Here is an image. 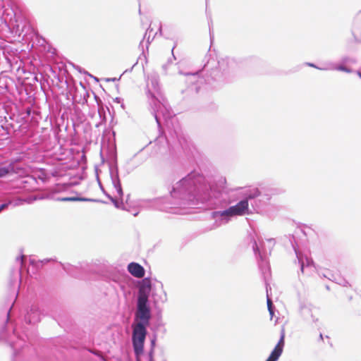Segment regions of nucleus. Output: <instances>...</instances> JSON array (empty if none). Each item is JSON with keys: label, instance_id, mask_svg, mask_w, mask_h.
<instances>
[{"label": "nucleus", "instance_id": "obj_38", "mask_svg": "<svg viewBox=\"0 0 361 361\" xmlns=\"http://www.w3.org/2000/svg\"><path fill=\"white\" fill-rule=\"evenodd\" d=\"M159 361H166V359L165 358V357L164 356L163 357H161V359L159 360Z\"/></svg>", "mask_w": 361, "mask_h": 361}, {"label": "nucleus", "instance_id": "obj_25", "mask_svg": "<svg viewBox=\"0 0 361 361\" xmlns=\"http://www.w3.org/2000/svg\"><path fill=\"white\" fill-rule=\"evenodd\" d=\"M90 352L91 353H92L93 355L100 357L101 360L103 361V358H104V357L102 355V354L99 351H97V350H90Z\"/></svg>", "mask_w": 361, "mask_h": 361}, {"label": "nucleus", "instance_id": "obj_31", "mask_svg": "<svg viewBox=\"0 0 361 361\" xmlns=\"http://www.w3.org/2000/svg\"><path fill=\"white\" fill-rule=\"evenodd\" d=\"M176 43L173 45V48H172V49H171L172 56H173V59L174 60H176V56H175V55H174V54H173V50H174V49L176 48Z\"/></svg>", "mask_w": 361, "mask_h": 361}, {"label": "nucleus", "instance_id": "obj_46", "mask_svg": "<svg viewBox=\"0 0 361 361\" xmlns=\"http://www.w3.org/2000/svg\"><path fill=\"white\" fill-rule=\"evenodd\" d=\"M161 284V288H163V284L161 283H160Z\"/></svg>", "mask_w": 361, "mask_h": 361}, {"label": "nucleus", "instance_id": "obj_15", "mask_svg": "<svg viewBox=\"0 0 361 361\" xmlns=\"http://www.w3.org/2000/svg\"><path fill=\"white\" fill-rule=\"evenodd\" d=\"M56 200L58 201H61V202H94L106 203V202L101 200L87 198V197H79V196L61 197H57Z\"/></svg>", "mask_w": 361, "mask_h": 361}, {"label": "nucleus", "instance_id": "obj_40", "mask_svg": "<svg viewBox=\"0 0 361 361\" xmlns=\"http://www.w3.org/2000/svg\"><path fill=\"white\" fill-rule=\"evenodd\" d=\"M164 300H162L163 302L166 300V292H164Z\"/></svg>", "mask_w": 361, "mask_h": 361}, {"label": "nucleus", "instance_id": "obj_35", "mask_svg": "<svg viewBox=\"0 0 361 361\" xmlns=\"http://www.w3.org/2000/svg\"><path fill=\"white\" fill-rule=\"evenodd\" d=\"M135 64H136V63H135V64H134V65L130 68V70H126V71H124V73H126V72H128V71H132V70H133V67L135 66Z\"/></svg>", "mask_w": 361, "mask_h": 361}, {"label": "nucleus", "instance_id": "obj_34", "mask_svg": "<svg viewBox=\"0 0 361 361\" xmlns=\"http://www.w3.org/2000/svg\"><path fill=\"white\" fill-rule=\"evenodd\" d=\"M118 79H117L116 78H109L107 79V81H116V80H118Z\"/></svg>", "mask_w": 361, "mask_h": 361}, {"label": "nucleus", "instance_id": "obj_17", "mask_svg": "<svg viewBox=\"0 0 361 361\" xmlns=\"http://www.w3.org/2000/svg\"><path fill=\"white\" fill-rule=\"evenodd\" d=\"M5 25L8 27L9 30H11V34L17 35L19 37L22 36L23 39H24V37L27 35V32L24 33V30L25 28V25L20 26L19 24H16V25H13L12 28H11L6 21Z\"/></svg>", "mask_w": 361, "mask_h": 361}, {"label": "nucleus", "instance_id": "obj_6", "mask_svg": "<svg viewBox=\"0 0 361 361\" xmlns=\"http://www.w3.org/2000/svg\"><path fill=\"white\" fill-rule=\"evenodd\" d=\"M250 241L252 243V250L257 258L259 269L265 283V286H267V284H269L267 283L268 278L271 274L270 265L267 256L268 255H271V250L275 243L274 239L270 238L268 240V243L271 244L269 250L266 248L264 242L262 240L261 241L259 239L257 241L254 237H251Z\"/></svg>", "mask_w": 361, "mask_h": 361}, {"label": "nucleus", "instance_id": "obj_13", "mask_svg": "<svg viewBox=\"0 0 361 361\" xmlns=\"http://www.w3.org/2000/svg\"><path fill=\"white\" fill-rule=\"evenodd\" d=\"M157 340V336L156 334H154L150 339V348L148 350L147 354L145 355L146 360H159V359L164 356L162 352L157 353H156L155 352Z\"/></svg>", "mask_w": 361, "mask_h": 361}, {"label": "nucleus", "instance_id": "obj_33", "mask_svg": "<svg viewBox=\"0 0 361 361\" xmlns=\"http://www.w3.org/2000/svg\"><path fill=\"white\" fill-rule=\"evenodd\" d=\"M357 75L361 78V67L356 71Z\"/></svg>", "mask_w": 361, "mask_h": 361}, {"label": "nucleus", "instance_id": "obj_20", "mask_svg": "<svg viewBox=\"0 0 361 361\" xmlns=\"http://www.w3.org/2000/svg\"><path fill=\"white\" fill-rule=\"evenodd\" d=\"M90 97V94L87 92V91H85L84 93H83V96L82 97H81L80 99V100H77V95H75L73 97V102H78V104H85L87 103V100H88V98Z\"/></svg>", "mask_w": 361, "mask_h": 361}, {"label": "nucleus", "instance_id": "obj_4", "mask_svg": "<svg viewBox=\"0 0 361 361\" xmlns=\"http://www.w3.org/2000/svg\"><path fill=\"white\" fill-rule=\"evenodd\" d=\"M152 290L150 278H144L139 286L136 299L135 322L132 324V345L137 358L142 354L143 348L148 334L147 327L152 319V309L149 297Z\"/></svg>", "mask_w": 361, "mask_h": 361}, {"label": "nucleus", "instance_id": "obj_22", "mask_svg": "<svg viewBox=\"0 0 361 361\" xmlns=\"http://www.w3.org/2000/svg\"><path fill=\"white\" fill-rule=\"evenodd\" d=\"M97 181L98 183V185H99V187L101 191L108 198V195H111L108 192H106V190H105L104 185H102L100 179H99L98 174H97Z\"/></svg>", "mask_w": 361, "mask_h": 361}, {"label": "nucleus", "instance_id": "obj_1", "mask_svg": "<svg viewBox=\"0 0 361 361\" xmlns=\"http://www.w3.org/2000/svg\"><path fill=\"white\" fill-rule=\"evenodd\" d=\"M226 179L219 177L214 183L209 182L202 173L192 171L173 185L170 191L173 204L179 207L202 204L209 209H222L211 212L215 220V227L226 224L232 217L247 214L249 200L245 197L233 206L225 192Z\"/></svg>", "mask_w": 361, "mask_h": 361}, {"label": "nucleus", "instance_id": "obj_16", "mask_svg": "<svg viewBox=\"0 0 361 361\" xmlns=\"http://www.w3.org/2000/svg\"><path fill=\"white\" fill-rule=\"evenodd\" d=\"M23 255H20V256H18L16 257V262L18 264H19V267H16V269H12L11 271V280L13 279H16V278H18L19 279V283L20 284L21 283V281H22V273H21V269H22V267L23 265Z\"/></svg>", "mask_w": 361, "mask_h": 361}, {"label": "nucleus", "instance_id": "obj_27", "mask_svg": "<svg viewBox=\"0 0 361 361\" xmlns=\"http://www.w3.org/2000/svg\"><path fill=\"white\" fill-rule=\"evenodd\" d=\"M339 284H341L343 286H348L349 283L344 279H342L341 281L337 282Z\"/></svg>", "mask_w": 361, "mask_h": 361}, {"label": "nucleus", "instance_id": "obj_28", "mask_svg": "<svg viewBox=\"0 0 361 361\" xmlns=\"http://www.w3.org/2000/svg\"><path fill=\"white\" fill-rule=\"evenodd\" d=\"M144 353H145V347L143 348V353L142 355H140L139 357H138V359L137 358L136 355H135V360L136 361H142L141 360V357L142 356L144 355ZM146 361H159V360H146Z\"/></svg>", "mask_w": 361, "mask_h": 361}, {"label": "nucleus", "instance_id": "obj_2", "mask_svg": "<svg viewBox=\"0 0 361 361\" xmlns=\"http://www.w3.org/2000/svg\"><path fill=\"white\" fill-rule=\"evenodd\" d=\"M147 97L151 99V104L154 105L153 114L159 129V135L154 140V144L158 147V152L164 154L170 150L175 141L181 147L183 151L190 149L189 141L180 130L173 128H170V124H173L174 114L173 112L161 104L158 97H161V88L159 80L156 77L149 79L147 84Z\"/></svg>", "mask_w": 361, "mask_h": 361}, {"label": "nucleus", "instance_id": "obj_7", "mask_svg": "<svg viewBox=\"0 0 361 361\" xmlns=\"http://www.w3.org/2000/svg\"><path fill=\"white\" fill-rule=\"evenodd\" d=\"M279 190L271 188L268 192L262 193L258 188H254L249 190L247 198L251 201V205L255 207V209L258 210L262 209L270 201L271 196L278 194Z\"/></svg>", "mask_w": 361, "mask_h": 361}, {"label": "nucleus", "instance_id": "obj_10", "mask_svg": "<svg viewBox=\"0 0 361 361\" xmlns=\"http://www.w3.org/2000/svg\"><path fill=\"white\" fill-rule=\"evenodd\" d=\"M285 336H286L285 329L283 327H282L281 332H280L279 340L265 361H278L279 360V357H281V355L283 353V348L285 346Z\"/></svg>", "mask_w": 361, "mask_h": 361}, {"label": "nucleus", "instance_id": "obj_8", "mask_svg": "<svg viewBox=\"0 0 361 361\" xmlns=\"http://www.w3.org/2000/svg\"><path fill=\"white\" fill-rule=\"evenodd\" d=\"M292 240H294L293 235L290 238V242L295 252L298 264L300 267V271L303 274L305 267L308 268L314 266V261L312 258L308 257L306 255L300 251L297 247V245L293 243Z\"/></svg>", "mask_w": 361, "mask_h": 361}, {"label": "nucleus", "instance_id": "obj_9", "mask_svg": "<svg viewBox=\"0 0 361 361\" xmlns=\"http://www.w3.org/2000/svg\"><path fill=\"white\" fill-rule=\"evenodd\" d=\"M300 314L303 320L310 325L314 327L319 326V318L316 314V309L310 305H303L300 306Z\"/></svg>", "mask_w": 361, "mask_h": 361}, {"label": "nucleus", "instance_id": "obj_32", "mask_svg": "<svg viewBox=\"0 0 361 361\" xmlns=\"http://www.w3.org/2000/svg\"><path fill=\"white\" fill-rule=\"evenodd\" d=\"M150 44V40H149V36L147 37V42L145 43V46H146V49L147 50L148 49V46L149 44Z\"/></svg>", "mask_w": 361, "mask_h": 361}, {"label": "nucleus", "instance_id": "obj_18", "mask_svg": "<svg viewBox=\"0 0 361 361\" xmlns=\"http://www.w3.org/2000/svg\"><path fill=\"white\" fill-rule=\"evenodd\" d=\"M62 269L70 276L76 277L78 268L71 264H62L61 263Z\"/></svg>", "mask_w": 361, "mask_h": 361}, {"label": "nucleus", "instance_id": "obj_36", "mask_svg": "<svg viewBox=\"0 0 361 361\" xmlns=\"http://www.w3.org/2000/svg\"><path fill=\"white\" fill-rule=\"evenodd\" d=\"M160 325H162L161 320L157 322V327L158 328Z\"/></svg>", "mask_w": 361, "mask_h": 361}, {"label": "nucleus", "instance_id": "obj_26", "mask_svg": "<svg viewBox=\"0 0 361 361\" xmlns=\"http://www.w3.org/2000/svg\"><path fill=\"white\" fill-rule=\"evenodd\" d=\"M171 63H172V59H169L168 60L167 63H165V64H164V65L162 66V68H163L165 71H166V70H167V68H168L169 66Z\"/></svg>", "mask_w": 361, "mask_h": 361}, {"label": "nucleus", "instance_id": "obj_23", "mask_svg": "<svg viewBox=\"0 0 361 361\" xmlns=\"http://www.w3.org/2000/svg\"><path fill=\"white\" fill-rule=\"evenodd\" d=\"M11 201H7V202L0 204V214L2 212H4V210L7 209L8 208V207L11 205Z\"/></svg>", "mask_w": 361, "mask_h": 361}, {"label": "nucleus", "instance_id": "obj_45", "mask_svg": "<svg viewBox=\"0 0 361 361\" xmlns=\"http://www.w3.org/2000/svg\"><path fill=\"white\" fill-rule=\"evenodd\" d=\"M114 281L116 283H118V280H116V279H114Z\"/></svg>", "mask_w": 361, "mask_h": 361}, {"label": "nucleus", "instance_id": "obj_21", "mask_svg": "<svg viewBox=\"0 0 361 361\" xmlns=\"http://www.w3.org/2000/svg\"><path fill=\"white\" fill-rule=\"evenodd\" d=\"M305 65L307 66H310V67L318 69V70H321V71L331 70L330 64L329 65V66L320 67V66H317L315 63H311V62H306L305 63Z\"/></svg>", "mask_w": 361, "mask_h": 361}, {"label": "nucleus", "instance_id": "obj_39", "mask_svg": "<svg viewBox=\"0 0 361 361\" xmlns=\"http://www.w3.org/2000/svg\"><path fill=\"white\" fill-rule=\"evenodd\" d=\"M129 198H130V195H128L126 197V204L128 203Z\"/></svg>", "mask_w": 361, "mask_h": 361}, {"label": "nucleus", "instance_id": "obj_37", "mask_svg": "<svg viewBox=\"0 0 361 361\" xmlns=\"http://www.w3.org/2000/svg\"><path fill=\"white\" fill-rule=\"evenodd\" d=\"M319 340L323 341V335L322 333L319 334Z\"/></svg>", "mask_w": 361, "mask_h": 361}, {"label": "nucleus", "instance_id": "obj_24", "mask_svg": "<svg viewBox=\"0 0 361 361\" xmlns=\"http://www.w3.org/2000/svg\"><path fill=\"white\" fill-rule=\"evenodd\" d=\"M73 67L77 69L80 73H83L85 74H87L89 76L93 78L94 79L97 80V78L95 77H94L93 75H92L91 74H90L87 71L83 70L81 67H80L79 66H75L73 65Z\"/></svg>", "mask_w": 361, "mask_h": 361}, {"label": "nucleus", "instance_id": "obj_14", "mask_svg": "<svg viewBox=\"0 0 361 361\" xmlns=\"http://www.w3.org/2000/svg\"><path fill=\"white\" fill-rule=\"evenodd\" d=\"M127 269L131 275L137 278H141L145 275L144 267L137 262L129 263Z\"/></svg>", "mask_w": 361, "mask_h": 361}, {"label": "nucleus", "instance_id": "obj_47", "mask_svg": "<svg viewBox=\"0 0 361 361\" xmlns=\"http://www.w3.org/2000/svg\"><path fill=\"white\" fill-rule=\"evenodd\" d=\"M103 361H107L105 358H103Z\"/></svg>", "mask_w": 361, "mask_h": 361}, {"label": "nucleus", "instance_id": "obj_41", "mask_svg": "<svg viewBox=\"0 0 361 361\" xmlns=\"http://www.w3.org/2000/svg\"><path fill=\"white\" fill-rule=\"evenodd\" d=\"M209 35H210V39L212 41V36L211 30H209Z\"/></svg>", "mask_w": 361, "mask_h": 361}, {"label": "nucleus", "instance_id": "obj_30", "mask_svg": "<svg viewBox=\"0 0 361 361\" xmlns=\"http://www.w3.org/2000/svg\"><path fill=\"white\" fill-rule=\"evenodd\" d=\"M114 102L116 103H121L123 102V99L121 97H116L114 99Z\"/></svg>", "mask_w": 361, "mask_h": 361}, {"label": "nucleus", "instance_id": "obj_19", "mask_svg": "<svg viewBox=\"0 0 361 361\" xmlns=\"http://www.w3.org/2000/svg\"><path fill=\"white\" fill-rule=\"evenodd\" d=\"M269 286V285L267 284V287H266V290H267V308H268L269 314L271 316V319H272L274 315L275 307H274V305H273V302H272V300H271V298L269 295V290H268Z\"/></svg>", "mask_w": 361, "mask_h": 361}, {"label": "nucleus", "instance_id": "obj_11", "mask_svg": "<svg viewBox=\"0 0 361 361\" xmlns=\"http://www.w3.org/2000/svg\"><path fill=\"white\" fill-rule=\"evenodd\" d=\"M357 63V59L353 56H344L341 57L338 64L330 63L331 70L343 71L345 73H350L353 71L352 68L347 66V65H353Z\"/></svg>", "mask_w": 361, "mask_h": 361}, {"label": "nucleus", "instance_id": "obj_29", "mask_svg": "<svg viewBox=\"0 0 361 361\" xmlns=\"http://www.w3.org/2000/svg\"><path fill=\"white\" fill-rule=\"evenodd\" d=\"M144 39L140 42V44H139V49H140L142 51V54L145 53V50H144Z\"/></svg>", "mask_w": 361, "mask_h": 361}, {"label": "nucleus", "instance_id": "obj_12", "mask_svg": "<svg viewBox=\"0 0 361 361\" xmlns=\"http://www.w3.org/2000/svg\"><path fill=\"white\" fill-rule=\"evenodd\" d=\"M16 161H11L8 165L0 164V180L6 178L13 174H18L23 171V168L16 163Z\"/></svg>", "mask_w": 361, "mask_h": 361}, {"label": "nucleus", "instance_id": "obj_5", "mask_svg": "<svg viewBox=\"0 0 361 361\" xmlns=\"http://www.w3.org/2000/svg\"><path fill=\"white\" fill-rule=\"evenodd\" d=\"M100 158L102 163H106L109 168V176L114 188H115L119 200H116L111 195H108V199L113 203L114 207L122 210H128L123 203V190L119 176L118 165L117 149L116 144L108 141L102 145L100 152Z\"/></svg>", "mask_w": 361, "mask_h": 361}, {"label": "nucleus", "instance_id": "obj_44", "mask_svg": "<svg viewBox=\"0 0 361 361\" xmlns=\"http://www.w3.org/2000/svg\"><path fill=\"white\" fill-rule=\"evenodd\" d=\"M121 107H122L123 109H124V104H121Z\"/></svg>", "mask_w": 361, "mask_h": 361}, {"label": "nucleus", "instance_id": "obj_3", "mask_svg": "<svg viewBox=\"0 0 361 361\" xmlns=\"http://www.w3.org/2000/svg\"><path fill=\"white\" fill-rule=\"evenodd\" d=\"M204 63L200 70L195 72L178 71L180 75L186 77L185 82L188 85L183 94L187 96L197 94L203 83L212 85L214 82H228L233 73L238 68L239 64L235 59L226 57L217 61L211 55H206L204 59Z\"/></svg>", "mask_w": 361, "mask_h": 361}, {"label": "nucleus", "instance_id": "obj_42", "mask_svg": "<svg viewBox=\"0 0 361 361\" xmlns=\"http://www.w3.org/2000/svg\"><path fill=\"white\" fill-rule=\"evenodd\" d=\"M147 32H148V30L146 31L145 35H144V39L147 37Z\"/></svg>", "mask_w": 361, "mask_h": 361}, {"label": "nucleus", "instance_id": "obj_43", "mask_svg": "<svg viewBox=\"0 0 361 361\" xmlns=\"http://www.w3.org/2000/svg\"><path fill=\"white\" fill-rule=\"evenodd\" d=\"M137 214H138V212H137L133 214V216H136Z\"/></svg>", "mask_w": 361, "mask_h": 361}]
</instances>
